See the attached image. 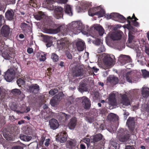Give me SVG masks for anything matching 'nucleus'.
I'll use <instances>...</instances> for the list:
<instances>
[{
    "mask_svg": "<svg viewBox=\"0 0 149 149\" xmlns=\"http://www.w3.org/2000/svg\"><path fill=\"white\" fill-rule=\"evenodd\" d=\"M70 28V30H69V28H68V30H67V33L69 34H70L69 32H70L71 31L74 34H77L81 32L84 29L82 24L77 22H72Z\"/></svg>",
    "mask_w": 149,
    "mask_h": 149,
    "instance_id": "f257e3e1",
    "label": "nucleus"
},
{
    "mask_svg": "<svg viewBox=\"0 0 149 149\" xmlns=\"http://www.w3.org/2000/svg\"><path fill=\"white\" fill-rule=\"evenodd\" d=\"M13 67L11 66L6 72L4 75L5 79L8 82H11L14 78L16 68L13 69Z\"/></svg>",
    "mask_w": 149,
    "mask_h": 149,
    "instance_id": "f03ea898",
    "label": "nucleus"
},
{
    "mask_svg": "<svg viewBox=\"0 0 149 149\" xmlns=\"http://www.w3.org/2000/svg\"><path fill=\"white\" fill-rule=\"evenodd\" d=\"M114 61V59L109 55L104 56L103 59L104 64L102 68L104 70L110 68L113 66Z\"/></svg>",
    "mask_w": 149,
    "mask_h": 149,
    "instance_id": "7ed1b4c3",
    "label": "nucleus"
},
{
    "mask_svg": "<svg viewBox=\"0 0 149 149\" xmlns=\"http://www.w3.org/2000/svg\"><path fill=\"white\" fill-rule=\"evenodd\" d=\"M120 62L122 65H124L127 63L128 65H130L132 62V59L128 56L121 55L120 56Z\"/></svg>",
    "mask_w": 149,
    "mask_h": 149,
    "instance_id": "20e7f679",
    "label": "nucleus"
},
{
    "mask_svg": "<svg viewBox=\"0 0 149 149\" xmlns=\"http://www.w3.org/2000/svg\"><path fill=\"white\" fill-rule=\"evenodd\" d=\"M123 34V32L120 30H118L112 33L110 35V38L113 40L121 39Z\"/></svg>",
    "mask_w": 149,
    "mask_h": 149,
    "instance_id": "39448f33",
    "label": "nucleus"
},
{
    "mask_svg": "<svg viewBox=\"0 0 149 149\" xmlns=\"http://www.w3.org/2000/svg\"><path fill=\"white\" fill-rule=\"evenodd\" d=\"M63 9L60 6L56 8L54 10V16L57 19H59L63 17Z\"/></svg>",
    "mask_w": 149,
    "mask_h": 149,
    "instance_id": "423d86ee",
    "label": "nucleus"
},
{
    "mask_svg": "<svg viewBox=\"0 0 149 149\" xmlns=\"http://www.w3.org/2000/svg\"><path fill=\"white\" fill-rule=\"evenodd\" d=\"M113 17L116 18V20L120 22L123 23L125 22L127 20L123 15L118 13H111L110 15V18Z\"/></svg>",
    "mask_w": 149,
    "mask_h": 149,
    "instance_id": "0eeeda50",
    "label": "nucleus"
},
{
    "mask_svg": "<svg viewBox=\"0 0 149 149\" xmlns=\"http://www.w3.org/2000/svg\"><path fill=\"white\" fill-rule=\"evenodd\" d=\"M10 32V29L9 27L7 25H3L1 30V34L5 37H8Z\"/></svg>",
    "mask_w": 149,
    "mask_h": 149,
    "instance_id": "6e6552de",
    "label": "nucleus"
},
{
    "mask_svg": "<svg viewBox=\"0 0 149 149\" xmlns=\"http://www.w3.org/2000/svg\"><path fill=\"white\" fill-rule=\"evenodd\" d=\"M82 103L85 109H89L91 106V102L90 99L87 97L85 96L81 98Z\"/></svg>",
    "mask_w": 149,
    "mask_h": 149,
    "instance_id": "1a4fd4ad",
    "label": "nucleus"
},
{
    "mask_svg": "<svg viewBox=\"0 0 149 149\" xmlns=\"http://www.w3.org/2000/svg\"><path fill=\"white\" fill-rule=\"evenodd\" d=\"M66 39L62 38L59 42L57 43V46L60 50H62L65 49L68 45V42L66 41Z\"/></svg>",
    "mask_w": 149,
    "mask_h": 149,
    "instance_id": "9d476101",
    "label": "nucleus"
},
{
    "mask_svg": "<svg viewBox=\"0 0 149 149\" xmlns=\"http://www.w3.org/2000/svg\"><path fill=\"white\" fill-rule=\"evenodd\" d=\"M29 77L27 75H25L23 77V79L19 78L17 81V84L19 86L24 85L25 84L26 81H29Z\"/></svg>",
    "mask_w": 149,
    "mask_h": 149,
    "instance_id": "9b49d317",
    "label": "nucleus"
},
{
    "mask_svg": "<svg viewBox=\"0 0 149 149\" xmlns=\"http://www.w3.org/2000/svg\"><path fill=\"white\" fill-rule=\"evenodd\" d=\"M121 98L122 103L123 105L128 106L130 105V100L126 94L122 95Z\"/></svg>",
    "mask_w": 149,
    "mask_h": 149,
    "instance_id": "f8f14e48",
    "label": "nucleus"
},
{
    "mask_svg": "<svg viewBox=\"0 0 149 149\" xmlns=\"http://www.w3.org/2000/svg\"><path fill=\"white\" fill-rule=\"evenodd\" d=\"M29 91L30 93H36L40 90L39 86L37 84H33L29 86Z\"/></svg>",
    "mask_w": 149,
    "mask_h": 149,
    "instance_id": "ddd939ff",
    "label": "nucleus"
},
{
    "mask_svg": "<svg viewBox=\"0 0 149 149\" xmlns=\"http://www.w3.org/2000/svg\"><path fill=\"white\" fill-rule=\"evenodd\" d=\"M74 77L81 76L83 75V69L80 67L77 68L73 72Z\"/></svg>",
    "mask_w": 149,
    "mask_h": 149,
    "instance_id": "4468645a",
    "label": "nucleus"
},
{
    "mask_svg": "<svg viewBox=\"0 0 149 149\" xmlns=\"http://www.w3.org/2000/svg\"><path fill=\"white\" fill-rule=\"evenodd\" d=\"M14 12L12 9L8 10L5 13V17L9 20H11L13 19Z\"/></svg>",
    "mask_w": 149,
    "mask_h": 149,
    "instance_id": "2eb2a0df",
    "label": "nucleus"
},
{
    "mask_svg": "<svg viewBox=\"0 0 149 149\" xmlns=\"http://www.w3.org/2000/svg\"><path fill=\"white\" fill-rule=\"evenodd\" d=\"M63 26H60L57 27L56 29H47L46 32L47 33L49 34H56L57 33L61 31L62 29L63 28Z\"/></svg>",
    "mask_w": 149,
    "mask_h": 149,
    "instance_id": "dca6fc26",
    "label": "nucleus"
},
{
    "mask_svg": "<svg viewBox=\"0 0 149 149\" xmlns=\"http://www.w3.org/2000/svg\"><path fill=\"white\" fill-rule=\"evenodd\" d=\"M59 136H60V137L56 138V141H60L61 143L65 142L67 140V136L66 133L65 132H61L60 134H58Z\"/></svg>",
    "mask_w": 149,
    "mask_h": 149,
    "instance_id": "f3484780",
    "label": "nucleus"
},
{
    "mask_svg": "<svg viewBox=\"0 0 149 149\" xmlns=\"http://www.w3.org/2000/svg\"><path fill=\"white\" fill-rule=\"evenodd\" d=\"M34 15L35 19L38 20H40L45 17V15L44 13L41 11L36 13Z\"/></svg>",
    "mask_w": 149,
    "mask_h": 149,
    "instance_id": "a211bd4d",
    "label": "nucleus"
},
{
    "mask_svg": "<svg viewBox=\"0 0 149 149\" xmlns=\"http://www.w3.org/2000/svg\"><path fill=\"white\" fill-rule=\"evenodd\" d=\"M58 117L60 121H65L70 118V116L65 113L61 112Z\"/></svg>",
    "mask_w": 149,
    "mask_h": 149,
    "instance_id": "6ab92c4d",
    "label": "nucleus"
},
{
    "mask_svg": "<svg viewBox=\"0 0 149 149\" xmlns=\"http://www.w3.org/2000/svg\"><path fill=\"white\" fill-rule=\"evenodd\" d=\"M107 119L109 121H118V116L114 113H110L108 114Z\"/></svg>",
    "mask_w": 149,
    "mask_h": 149,
    "instance_id": "aec40b11",
    "label": "nucleus"
},
{
    "mask_svg": "<svg viewBox=\"0 0 149 149\" xmlns=\"http://www.w3.org/2000/svg\"><path fill=\"white\" fill-rule=\"evenodd\" d=\"M44 41L47 43L46 45L47 47H50L52 45L53 42L51 37L49 36H47L44 38Z\"/></svg>",
    "mask_w": 149,
    "mask_h": 149,
    "instance_id": "412c9836",
    "label": "nucleus"
},
{
    "mask_svg": "<svg viewBox=\"0 0 149 149\" xmlns=\"http://www.w3.org/2000/svg\"><path fill=\"white\" fill-rule=\"evenodd\" d=\"M130 137V136L129 134L117 137L119 141L122 142H126L129 139Z\"/></svg>",
    "mask_w": 149,
    "mask_h": 149,
    "instance_id": "4be33fe9",
    "label": "nucleus"
},
{
    "mask_svg": "<svg viewBox=\"0 0 149 149\" xmlns=\"http://www.w3.org/2000/svg\"><path fill=\"white\" fill-rule=\"evenodd\" d=\"M107 80L109 82L113 83L114 85L117 84L118 82V78L113 76H109Z\"/></svg>",
    "mask_w": 149,
    "mask_h": 149,
    "instance_id": "5701e85b",
    "label": "nucleus"
},
{
    "mask_svg": "<svg viewBox=\"0 0 149 149\" xmlns=\"http://www.w3.org/2000/svg\"><path fill=\"white\" fill-rule=\"evenodd\" d=\"M85 43L84 42L79 41L77 42L76 46L78 50L79 51L83 50L84 49Z\"/></svg>",
    "mask_w": 149,
    "mask_h": 149,
    "instance_id": "b1692460",
    "label": "nucleus"
},
{
    "mask_svg": "<svg viewBox=\"0 0 149 149\" xmlns=\"http://www.w3.org/2000/svg\"><path fill=\"white\" fill-rule=\"evenodd\" d=\"M109 101L111 104L112 105H116V100L115 95L112 93L110 95L109 97Z\"/></svg>",
    "mask_w": 149,
    "mask_h": 149,
    "instance_id": "393cba45",
    "label": "nucleus"
},
{
    "mask_svg": "<svg viewBox=\"0 0 149 149\" xmlns=\"http://www.w3.org/2000/svg\"><path fill=\"white\" fill-rule=\"evenodd\" d=\"M128 131L127 130L123 128H120L119 129L118 131L117 137L126 134L127 135V134H128Z\"/></svg>",
    "mask_w": 149,
    "mask_h": 149,
    "instance_id": "a878e982",
    "label": "nucleus"
},
{
    "mask_svg": "<svg viewBox=\"0 0 149 149\" xmlns=\"http://www.w3.org/2000/svg\"><path fill=\"white\" fill-rule=\"evenodd\" d=\"M76 145V142L74 141H68L66 143V146L67 148H72Z\"/></svg>",
    "mask_w": 149,
    "mask_h": 149,
    "instance_id": "bb28decb",
    "label": "nucleus"
},
{
    "mask_svg": "<svg viewBox=\"0 0 149 149\" xmlns=\"http://www.w3.org/2000/svg\"><path fill=\"white\" fill-rule=\"evenodd\" d=\"M142 94L143 97L146 98L149 95V88H143Z\"/></svg>",
    "mask_w": 149,
    "mask_h": 149,
    "instance_id": "cd10ccee",
    "label": "nucleus"
},
{
    "mask_svg": "<svg viewBox=\"0 0 149 149\" xmlns=\"http://www.w3.org/2000/svg\"><path fill=\"white\" fill-rule=\"evenodd\" d=\"M49 125L50 128L53 130L57 128L59 126L58 122H49Z\"/></svg>",
    "mask_w": 149,
    "mask_h": 149,
    "instance_id": "c85d7f7f",
    "label": "nucleus"
},
{
    "mask_svg": "<svg viewBox=\"0 0 149 149\" xmlns=\"http://www.w3.org/2000/svg\"><path fill=\"white\" fill-rule=\"evenodd\" d=\"M125 78L127 81L130 83L134 82V78L132 77L130 73L127 72L125 74Z\"/></svg>",
    "mask_w": 149,
    "mask_h": 149,
    "instance_id": "c756f323",
    "label": "nucleus"
},
{
    "mask_svg": "<svg viewBox=\"0 0 149 149\" xmlns=\"http://www.w3.org/2000/svg\"><path fill=\"white\" fill-rule=\"evenodd\" d=\"M65 13L70 16H72V8L69 5H67L65 7Z\"/></svg>",
    "mask_w": 149,
    "mask_h": 149,
    "instance_id": "7c9ffc66",
    "label": "nucleus"
},
{
    "mask_svg": "<svg viewBox=\"0 0 149 149\" xmlns=\"http://www.w3.org/2000/svg\"><path fill=\"white\" fill-rule=\"evenodd\" d=\"M79 91L81 93L87 91V88L85 84L83 83L79 85Z\"/></svg>",
    "mask_w": 149,
    "mask_h": 149,
    "instance_id": "2f4dec72",
    "label": "nucleus"
},
{
    "mask_svg": "<svg viewBox=\"0 0 149 149\" xmlns=\"http://www.w3.org/2000/svg\"><path fill=\"white\" fill-rule=\"evenodd\" d=\"M127 125L129 130L132 132L134 128V122H127Z\"/></svg>",
    "mask_w": 149,
    "mask_h": 149,
    "instance_id": "473e14b6",
    "label": "nucleus"
},
{
    "mask_svg": "<svg viewBox=\"0 0 149 149\" xmlns=\"http://www.w3.org/2000/svg\"><path fill=\"white\" fill-rule=\"evenodd\" d=\"M97 8L96 7L92 8H90L88 11V14L89 15L91 16H93L95 15Z\"/></svg>",
    "mask_w": 149,
    "mask_h": 149,
    "instance_id": "72a5a7b5",
    "label": "nucleus"
},
{
    "mask_svg": "<svg viewBox=\"0 0 149 149\" xmlns=\"http://www.w3.org/2000/svg\"><path fill=\"white\" fill-rule=\"evenodd\" d=\"M94 29L98 31L100 35L101 36L103 35L104 33V29L102 26H95L94 27Z\"/></svg>",
    "mask_w": 149,
    "mask_h": 149,
    "instance_id": "f704fd0d",
    "label": "nucleus"
},
{
    "mask_svg": "<svg viewBox=\"0 0 149 149\" xmlns=\"http://www.w3.org/2000/svg\"><path fill=\"white\" fill-rule=\"evenodd\" d=\"M102 137V136L100 134H98L94 136L93 138V141L97 142L101 140Z\"/></svg>",
    "mask_w": 149,
    "mask_h": 149,
    "instance_id": "c9c22d12",
    "label": "nucleus"
},
{
    "mask_svg": "<svg viewBox=\"0 0 149 149\" xmlns=\"http://www.w3.org/2000/svg\"><path fill=\"white\" fill-rule=\"evenodd\" d=\"M3 135L4 137L7 140L11 141L13 140V138L8 134V132H3Z\"/></svg>",
    "mask_w": 149,
    "mask_h": 149,
    "instance_id": "e433bc0d",
    "label": "nucleus"
},
{
    "mask_svg": "<svg viewBox=\"0 0 149 149\" xmlns=\"http://www.w3.org/2000/svg\"><path fill=\"white\" fill-rule=\"evenodd\" d=\"M105 13L104 10L102 9L99 11L96 12L95 15L98 16L99 17H103Z\"/></svg>",
    "mask_w": 149,
    "mask_h": 149,
    "instance_id": "4c0bfd02",
    "label": "nucleus"
},
{
    "mask_svg": "<svg viewBox=\"0 0 149 149\" xmlns=\"http://www.w3.org/2000/svg\"><path fill=\"white\" fill-rule=\"evenodd\" d=\"M2 56L5 59L10 60L13 58L11 54L10 55L7 53L6 52L2 53Z\"/></svg>",
    "mask_w": 149,
    "mask_h": 149,
    "instance_id": "58836bf2",
    "label": "nucleus"
},
{
    "mask_svg": "<svg viewBox=\"0 0 149 149\" xmlns=\"http://www.w3.org/2000/svg\"><path fill=\"white\" fill-rule=\"evenodd\" d=\"M21 91L17 89H14L11 91V93L13 95H20L21 93Z\"/></svg>",
    "mask_w": 149,
    "mask_h": 149,
    "instance_id": "ea45409f",
    "label": "nucleus"
},
{
    "mask_svg": "<svg viewBox=\"0 0 149 149\" xmlns=\"http://www.w3.org/2000/svg\"><path fill=\"white\" fill-rule=\"evenodd\" d=\"M51 58L54 62L57 61L59 58L58 56L54 53H52Z\"/></svg>",
    "mask_w": 149,
    "mask_h": 149,
    "instance_id": "a19ab883",
    "label": "nucleus"
},
{
    "mask_svg": "<svg viewBox=\"0 0 149 149\" xmlns=\"http://www.w3.org/2000/svg\"><path fill=\"white\" fill-rule=\"evenodd\" d=\"M77 124L76 122H70L68 124V126L70 129H74Z\"/></svg>",
    "mask_w": 149,
    "mask_h": 149,
    "instance_id": "79ce46f5",
    "label": "nucleus"
},
{
    "mask_svg": "<svg viewBox=\"0 0 149 149\" xmlns=\"http://www.w3.org/2000/svg\"><path fill=\"white\" fill-rule=\"evenodd\" d=\"M134 38V36L132 34V32L129 31L128 33V42L129 43H131L132 41L133 40Z\"/></svg>",
    "mask_w": 149,
    "mask_h": 149,
    "instance_id": "37998d69",
    "label": "nucleus"
},
{
    "mask_svg": "<svg viewBox=\"0 0 149 149\" xmlns=\"http://www.w3.org/2000/svg\"><path fill=\"white\" fill-rule=\"evenodd\" d=\"M29 3L30 6L36 8L37 6L36 0H30Z\"/></svg>",
    "mask_w": 149,
    "mask_h": 149,
    "instance_id": "c03bdc74",
    "label": "nucleus"
},
{
    "mask_svg": "<svg viewBox=\"0 0 149 149\" xmlns=\"http://www.w3.org/2000/svg\"><path fill=\"white\" fill-rule=\"evenodd\" d=\"M20 27L23 31H26L28 27V24L25 23H22Z\"/></svg>",
    "mask_w": 149,
    "mask_h": 149,
    "instance_id": "a18cd8bd",
    "label": "nucleus"
},
{
    "mask_svg": "<svg viewBox=\"0 0 149 149\" xmlns=\"http://www.w3.org/2000/svg\"><path fill=\"white\" fill-rule=\"evenodd\" d=\"M142 72L144 77H149V72L147 71L146 70H142Z\"/></svg>",
    "mask_w": 149,
    "mask_h": 149,
    "instance_id": "49530a36",
    "label": "nucleus"
},
{
    "mask_svg": "<svg viewBox=\"0 0 149 149\" xmlns=\"http://www.w3.org/2000/svg\"><path fill=\"white\" fill-rule=\"evenodd\" d=\"M105 49L104 46L103 45H101L100 47L97 50V52L99 53H100L104 52Z\"/></svg>",
    "mask_w": 149,
    "mask_h": 149,
    "instance_id": "de8ad7c7",
    "label": "nucleus"
},
{
    "mask_svg": "<svg viewBox=\"0 0 149 149\" xmlns=\"http://www.w3.org/2000/svg\"><path fill=\"white\" fill-rule=\"evenodd\" d=\"M24 133L26 135L30 134L31 133L30 128L29 127L26 128L24 131Z\"/></svg>",
    "mask_w": 149,
    "mask_h": 149,
    "instance_id": "09e8293b",
    "label": "nucleus"
},
{
    "mask_svg": "<svg viewBox=\"0 0 149 149\" xmlns=\"http://www.w3.org/2000/svg\"><path fill=\"white\" fill-rule=\"evenodd\" d=\"M46 59V54L43 53L41 55L40 57L39 58V60L40 61H44Z\"/></svg>",
    "mask_w": 149,
    "mask_h": 149,
    "instance_id": "8fccbe9b",
    "label": "nucleus"
},
{
    "mask_svg": "<svg viewBox=\"0 0 149 149\" xmlns=\"http://www.w3.org/2000/svg\"><path fill=\"white\" fill-rule=\"evenodd\" d=\"M65 55L67 58L69 59H72V56L71 54L69 52H66Z\"/></svg>",
    "mask_w": 149,
    "mask_h": 149,
    "instance_id": "3c124183",
    "label": "nucleus"
},
{
    "mask_svg": "<svg viewBox=\"0 0 149 149\" xmlns=\"http://www.w3.org/2000/svg\"><path fill=\"white\" fill-rule=\"evenodd\" d=\"M94 42L95 44L97 45H100L101 43V40L99 39H96Z\"/></svg>",
    "mask_w": 149,
    "mask_h": 149,
    "instance_id": "603ef678",
    "label": "nucleus"
},
{
    "mask_svg": "<svg viewBox=\"0 0 149 149\" xmlns=\"http://www.w3.org/2000/svg\"><path fill=\"white\" fill-rule=\"evenodd\" d=\"M15 0H7V4L8 5L10 4H14L15 3Z\"/></svg>",
    "mask_w": 149,
    "mask_h": 149,
    "instance_id": "864d4df0",
    "label": "nucleus"
},
{
    "mask_svg": "<svg viewBox=\"0 0 149 149\" xmlns=\"http://www.w3.org/2000/svg\"><path fill=\"white\" fill-rule=\"evenodd\" d=\"M110 144L111 145H112L113 147H116L118 144L117 143L112 141H110Z\"/></svg>",
    "mask_w": 149,
    "mask_h": 149,
    "instance_id": "5fc2aeb1",
    "label": "nucleus"
},
{
    "mask_svg": "<svg viewBox=\"0 0 149 149\" xmlns=\"http://www.w3.org/2000/svg\"><path fill=\"white\" fill-rule=\"evenodd\" d=\"M26 137V136L24 135L21 134L19 136L20 138L21 139L24 141H25V139Z\"/></svg>",
    "mask_w": 149,
    "mask_h": 149,
    "instance_id": "6e6d98bb",
    "label": "nucleus"
},
{
    "mask_svg": "<svg viewBox=\"0 0 149 149\" xmlns=\"http://www.w3.org/2000/svg\"><path fill=\"white\" fill-rule=\"evenodd\" d=\"M12 149H23V148L22 146H16L12 147Z\"/></svg>",
    "mask_w": 149,
    "mask_h": 149,
    "instance_id": "4d7b16f0",
    "label": "nucleus"
},
{
    "mask_svg": "<svg viewBox=\"0 0 149 149\" xmlns=\"http://www.w3.org/2000/svg\"><path fill=\"white\" fill-rule=\"evenodd\" d=\"M136 120L135 118L130 117L127 120V121H135V120Z\"/></svg>",
    "mask_w": 149,
    "mask_h": 149,
    "instance_id": "13d9d810",
    "label": "nucleus"
},
{
    "mask_svg": "<svg viewBox=\"0 0 149 149\" xmlns=\"http://www.w3.org/2000/svg\"><path fill=\"white\" fill-rule=\"evenodd\" d=\"M58 1L59 3L63 4L66 3L68 1V0H58Z\"/></svg>",
    "mask_w": 149,
    "mask_h": 149,
    "instance_id": "bf43d9fd",
    "label": "nucleus"
},
{
    "mask_svg": "<svg viewBox=\"0 0 149 149\" xmlns=\"http://www.w3.org/2000/svg\"><path fill=\"white\" fill-rule=\"evenodd\" d=\"M27 52L29 54H31L33 52V49L32 48L29 47L27 49Z\"/></svg>",
    "mask_w": 149,
    "mask_h": 149,
    "instance_id": "052dcab7",
    "label": "nucleus"
},
{
    "mask_svg": "<svg viewBox=\"0 0 149 149\" xmlns=\"http://www.w3.org/2000/svg\"><path fill=\"white\" fill-rule=\"evenodd\" d=\"M125 149H135L133 146H126Z\"/></svg>",
    "mask_w": 149,
    "mask_h": 149,
    "instance_id": "680f3d73",
    "label": "nucleus"
},
{
    "mask_svg": "<svg viewBox=\"0 0 149 149\" xmlns=\"http://www.w3.org/2000/svg\"><path fill=\"white\" fill-rule=\"evenodd\" d=\"M133 23V25L136 26H139V23L137 22L136 21H132Z\"/></svg>",
    "mask_w": 149,
    "mask_h": 149,
    "instance_id": "e2e57ef3",
    "label": "nucleus"
},
{
    "mask_svg": "<svg viewBox=\"0 0 149 149\" xmlns=\"http://www.w3.org/2000/svg\"><path fill=\"white\" fill-rule=\"evenodd\" d=\"M125 40L124 39L121 40V44L122 47H124V46H125Z\"/></svg>",
    "mask_w": 149,
    "mask_h": 149,
    "instance_id": "0e129e2a",
    "label": "nucleus"
},
{
    "mask_svg": "<svg viewBox=\"0 0 149 149\" xmlns=\"http://www.w3.org/2000/svg\"><path fill=\"white\" fill-rule=\"evenodd\" d=\"M49 94L52 95H54L55 94L53 89L49 91Z\"/></svg>",
    "mask_w": 149,
    "mask_h": 149,
    "instance_id": "69168bd1",
    "label": "nucleus"
},
{
    "mask_svg": "<svg viewBox=\"0 0 149 149\" xmlns=\"http://www.w3.org/2000/svg\"><path fill=\"white\" fill-rule=\"evenodd\" d=\"M31 139L32 137L31 136H26L25 141H29Z\"/></svg>",
    "mask_w": 149,
    "mask_h": 149,
    "instance_id": "338daca9",
    "label": "nucleus"
},
{
    "mask_svg": "<svg viewBox=\"0 0 149 149\" xmlns=\"http://www.w3.org/2000/svg\"><path fill=\"white\" fill-rule=\"evenodd\" d=\"M92 69L93 70V71L95 72H97L99 70L98 69L96 68L95 67H93L92 68Z\"/></svg>",
    "mask_w": 149,
    "mask_h": 149,
    "instance_id": "774afa93",
    "label": "nucleus"
}]
</instances>
